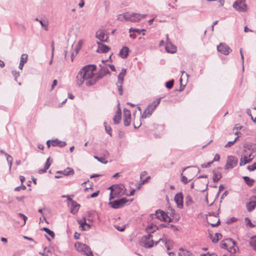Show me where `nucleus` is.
<instances>
[{"label": "nucleus", "mask_w": 256, "mask_h": 256, "mask_svg": "<svg viewBox=\"0 0 256 256\" xmlns=\"http://www.w3.org/2000/svg\"><path fill=\"white\" fill-rule=\"evenodd\" d=\"M100 70L94 74L96 70V66L94 64H90L84 66L78 72L76 77V84L78 87H80L85 82L88 86H93L104 76L110 74V72L106 66H103L101 64Z\"/></svg>", "instance_id": "obj_1"}, {"label": "nucleus", "mask_w": 256, "mask_h": 256, "mask_svg": "<svg viewBox=\"0 0 256 256\" xmlns=\"http://www.w3.org/2000/svg\"><path fill=\"white\" fill-rule=\"evenodd\" d=\"M150 216L152 219L156 218L161 222H166L168 215V212L158 209L156 210L154 214H150Z\"/></svg>", "instance_id": "obj_2"}, {"label": "nucleus", "mask_w": 256, "mask_h": 256, "mask_svg": "<svg viewBox=\"0 0 256 256\" xmlns=\"http://www.w3.org/2000/svg\"><path fill=\"white\" fill-rule=\"evenodd\" d=\"M128 199L126 198H120L110 201L108 205L110 207L114 209H118L122 208L128 202Z\"/></svg>", "instance_id": "obj_3"}, {"label": "nucleus", "mask_w": 256, "mask_h": 256, "mask_svg": "<svg viewBox=\"0 0 256 256\" xmlns=\"http://www.w3.org/2000/svg\"><path fill=\"white\" fill-rule=\"evenodd\" d=\"M232 7L240 12H246L248 10L246 0H236L234 2Z\"/></svg>", "instance_id": "obj_4"}, {"label": "nucleus", "mask_w": 256, "mask_h": 256, "mask_svg": "<svg viewBox=\"0 0 256 256\" xmlns=\"http://www.w3.org/2000/svg\"><path fill=\"white\" fill-rule=\"evenodd\" d=\"M238 163V159L233 156H228L227 157L226 164L224 166L226 170L232 169L236 166Z\"/></svg>", "instance_id": "obj_5"}, {"label": "nucleus", "mask_w": 256, "mask_h": 256, "mask_svg": "<svg viewBox=\"0 0 256 256\" xmlns=\"http://www.w3.org/2000/svg\"><path fill=\"white\" fill-rule=\"evenodd\" d=\"M124 20L128 21H130L132 22H136L140 21V18L138 17L140 16L139 14L137 13H125L122 16Z\"/></svg>", "instance_id": "obj_6"}, {"label": "nucleus", "mask_w": 256, "mask_h": 256, "mask_svg": "<svg viewBox=\"0 0 256 256\" xmlns=\"http://www.w3.org/2000/svg\"><path fill=\"white\" fill-rule=\"evenodd\" d=\"M174 201L178 208L182 209L184 208V195L182 192H180L176 194Z\"/></svg>", "instance_id": "obj_7"}, {"label": "nucleus", "mask_w": 256, "mask_h": 256, "mask_svg": "<svg viewBox=\"0 0 256 256\" xmlns=\"http://www.w3.org/2000/svg\"><path fill=\"white\" fill-rule=\"evenodd\" d=\"M217 50L218 52L224 55H228L232 52L230 46L224 43H220L217 46Z\"/></svg>", "instance_id": "obj_8"}, {"label": "nucleus", "mask_w": 256, "mask_h": 256, "mask_svg": "<svg viewBox=\"0 0 256 256\" xmlns=\"http://www.w3.org/2000/svg\"><path fill=\"white\" fill-rule=\"evenodd\" d=\"M114 188H115V189L114 190V192L118 197H120L122 195H125L126 192V189L124 187V184H115Z\"/></svg>", "instance_id": "obj_9"}, {"label": "nucleus", "mask_w": 256, "mask_h": 256, "mask_svg": "<svg viewBox=\"0 0 256 256\" xmlns=\"http://www.w3.org/2000/svg\"><path fill=\"white\" fill-rule=\"evenodd\" d=\"M167 40L165 46L166 50L170 54H174L176 52V47L170 42L168 41V34L166 35Z\"/></svg>", "instance_id": "obj_10"}, {"label": "nucleus", "mask_w": 256, "mask_h": 256, "mask_svg": "<svg viewBox=\"0 0 256 256\" xmlns=\"http://www.w3.org/2000/svg\"><path fill=\"white\" fill-rule=\"evenodd\" d=\"M96 44L98 45V48L96 52L98 53L106 54L110 50V47L101 42H97Z\"/></svg>", "instance_id": "obj_11"}, {"label": "nucleus", "mask_w": 256, "mask_h": 256, "mask_svg": "<svg viewBox=\"0 0 256 256\" xmlns=\"http://www.w3.org/2000/svg\"><path fill=\"white\" fill-rule=\"evenodd\" d=\"M152 228V226H147L146 228V232L148 234V235L144 236L140 242L142 241V244L144 242H148L149 240L152 238V234L154 232V230H150V229Z\"/></svg>", "instance_id": "obj_12"}, {"label": "nucleus", "mask_w": 256, "mask_h": 256, "mask_svg": "<svg viewBox=\"0 0 256 256\" xmlns=\"http://www.w3.org/2000/svg\"><path fill=\"white\" fill-rule=\"evenodd\" d=\"M226 240L227 242H232V246H230V250H229V252L230 253L235 254L236 252L239 249L238 246H236V242L235 240H234L232 238H226Z\"/></svg>", "instance_id": "obj_13"}, {"label": "nucleus", "mask_w": 256, "mask_h": 256, "mask_svg": "<svg viewBox=\"0 0 256 256\" xmlns=\"http://www.w3.org/2000/svg\"><path fill=\"white\" fill-rule=\"evenodd\" d=\"M254 158V156H252V158H248L247 155L245 154H242L240 158V166H242L247 164L250 163Z\"/></svg>", "instance_id": "obj_14"}, {"label": "nucleus", "mask_w": 256, "mask_h": 256, "mask_svg": "<svg viewBox=\"0 0 256 256\" xmlns=\"http://www.w3.org/2000/svg\"><path fill=\"white\" fill-rule=\"evenodd\" d=\"M130 52L129 48L126 46H124L120 50L118 55L122 58L125 59L128 56Z\"/></svg>", "instance_id": "obj_15"}, {"label": "nucleus", "mask_w": 256, "mask_h": 256, "mask_svg": "<svg viewBox=\"0 0 256 256\" xmlns=\"http://www.w3.org/2000/svg\"><path fill=\"white\" fill-rule=\"evenodd\" d=\"M80 205L76 201H72V203L70 204V212L73 214H76L80 208Z\"/></svg>", "instance_id": "obj_16"}, {"label": "nucleus", "mask_w": 256, "mask_h": 256, "mask_svg": "<svg viewBox=\"0 0 256 256\" xmlns=\"http://www.w3.org/2000/svg\"><path fill=\"white\" fill-rule=\"evenodd\" d=\"M57 174H62L64 176H71L73 175L74 174V170L70 167L67 168L66 169H65L64 170H60L56 172Z\"/></svg>", "instance_id": "obj_17"}, {"label": "nucleus", "mask_w": 256, "mask_h": 256, "mask_svg": "<svg viewBox=\"0 0 256 256\" xmlns=\"http://www.w3.org/2000/svg\"><path fill=\"white\" fill-rule=\"evenodd\" d=\"M52 145L53 146H58L60 148H63L66 145V143L64 141H61L58 138L52 140Z\"/></svg>", "instance_id": "obj_18"}, {"label": "nucleus", "mask_w": 256, "mask_h": 256, "mask_svg": "<svg viewBox=\"0 0 256 256\" xmlns=\"http://www.w3.org/2000/svg\"><path fill=\"white\" fill-rule=\"evenodd\" d=\"M212 180L213 182L214 183L218 182L222 178V174L220 172L214 170L212 172Z\"/></svg>", "instance_id": "obj_19"}, {"label": "nucleus", "mask_w": 256, "mask_h": 256, "mask_svg": "<svg viewBox=\"0 0 256 256\" xmlns=\"http://www.w3.org/2000/svg\"><path fill=\"white\" fill-rule=\"evenodd\" d=\"M28 56L26 54H22L20 57V60L18 68L22 70L24 64L28 61Z\"/></svg>", "instance_id": "obj_20"}, {"label": "nucleus", "mask_w": 256, "mask_h": 256, "mask_svg": "<svg viewBox=\"0 0 256 256\" xmlns=\"http://www.w3.org/2000/svg\"><path fill=\"white\" fill-rule=\"evenodd\" d=\"M246 207L248 212H252L256 208V202L254 200L246 202Z\"/></svg>", "instance_id": "obj_21"}, {"label": "nucleus", "mask_w": 256, "mask_h": 256, "mask_svg": "<svg viewBox=\"0 0 256 256\" xmlns=\"http://www.w3.org/2000/svg\"><path fill=\"white\" fill-rule=\"evenodd\" d=\"M140 244L141 246H142L146 248H150L154 246V240H152L148 242H144V244H142V241L140 242Z\"/></svg>", "instance_id": "obj_22"}, {"label": "nucleus", "mask_w": 256, "mask_h": 256, "mask_svg": "<svg viewBox=\"0 0 256 256\" xmlns=\"http://www.w3.org/2000/svg\"><path fill=\"white\" fill-rule=\"evenodd\" d=\"M126 70L124 68H122L118 76V82L119 84L124 82V76H126Z\"/></svg>", "instance_id": "obj_23"}, {"label": "nucleus", "mask_w": 256, "mask_h": 256, "mask_svg": "<svg viewBox=\"0 0 256 256\" xmlns=\"http://www.w3.org/2000/svg\"><path fill=\"white\" fill-rule=\"evenodd\" d=\"M244 180V182L248 186L250 187L254 185V180L252 178H250L248 176H244L242 177Z\"/></svg>", "instance_id": "obj_24"}, {"label": "nucleus", "mask_w": 256, "mask_h": 256, "mask_svg": "<svg viewBox=\"0 0 256 256\" xmlns=\"http://www.w3.org/2000/svg\"><path fill=\"white\" fill-rule=\"evenodd\" d=\"M162 228H172L174 232L178 231V230L176 226H175L174 225L172 224H170L168 223L166 224H163V223L160 224L158 226V228L160 230Z\"/></svg>", "instance_id": "obj_25"}, {"label": "nucleus", "mask_w": 256, "mask_h": 256, "mask_svg": "<svg viewBox=\"0 0 256 256\" xmlns=\"http://www.w3.org/2000/svg\"><path fill=\"white\" fill-rule=\"evenodd\" d=\"M75 247L76 248V250L82 252L84 248H87V245L86 244H84L80 242H76L75 244Z\"/></svg>", "instance_id": "obj_26"}, {"label": "nucleus", "mask_w": 256, "mask_h": 256, "mask_svg": "<svg viewBox=\"0 0 256 256\" xmlns=\"http://www.w3.org/2000/svg\"><path fill=\"white\" fill-rule=\"evenodd\" d=\"M41 230L45 232L48 234L52 238H54L55 237L54 232L50 230V228L46 227H44L41 228Z\"/></svg>", "instance_id": "obj_27"}, {"label": "nucleus", "mask_w": 256, "mask_h": 256, "mask_svg": "<svg viewBox=\"0 0 256 256\" xmlns=\"http://www.w3.org/2000/svg\"><path fill=\"white\" fill-rule=\"evenodd\" d=\"M106 36V34L104 30H100L99 32H98L96 33V37L98 38L100 42H102Z\"/></svg>", "instance_id": "obj_28"}, {"label": "nucleus", "mask_w": 256, "mask_h": 256, "mask_svg": "<svg viewBox=\"0 0 256 256\" xmlns=\"http://www.w3.org/2000/svg\"><path fill=\"white\" fill-rule=\"evenodd\" d=\"M78 223L80 224L82 230H85V224H86V218L84 217L82 220H78Z\"/></svg>", "instance_id": "obj_29"}, {"label": "nucleus", "mask_w": 256, "mask_h": 256, "mask_svg": "<svg viewBox=\"0 0 256 256\" xmlns=\"http://www.w3.org/2000/svg\"><path fill=\"white\" fill-rule=\"evenodd\" d=\"M186 206H189L192 204H194V201L193 200L192 196L190 195H187L186 196V202H185Z\"/></svg>", "instance_id": "obj_30"}, {"label": "nucleus", "mask_w": 256, "mask_h": 256, "mask_svg": "<svg viewBox=\"0 0 256 256\" xmlns=\"http://www.w3.org/2000/svg\"><path fill=\"white\" fill-rule=\"evenodd\" d=\"M87 248H84L82 250V252H84V254H86L87 256H94L92 251L90 248L89 246L87 245Z\"/></svg>", "instance_id": "obj_31"}, {"label": "nucleus", "mask_w": 256, "mask_h": 256, "mask_svg": "<svg viewBox=\"0 0 256 256\" xmlns=\"http://www.w3.org/2000/svg\"><path fill=\"white\" fill-rule=\"evenodd\" d=\"M250 244L253 248V249L256 251V236H253L250 238Z\"/></svg>", "instance_id": "obj_32"}, {"label": "nucleus", "mask_w": 256, "mask_h": 256, "mask_svg": "<svg viewBox=\"0 0 256 256\" xmlns=\"http://www.w3.org/2000/svg\"><path fill=\"white\" fill-rule=\"evenodd\" d=\"M230 243L231 242H227L225 239L224 240H223L221 242L220 244V247L222 248H224V249L228 251H229V250L228 248V245L230 246Z\"/></svg>", "instance_id": "obj_33"}, {"label": "nucleus", "mask_w": 256, "mask_h": 256, "mask_svg": "<svg viewBox=\"0 0 256 256\" xmlns=\"http://www.w3.org/2000/svg\"><path fill=\"white\" fill-rule=\"evenodd\" d=\"M222 236L220 233L216 232L214 238H212V242L214 244L217 243L218 240L222 238Z\"/></svg>", "instance_id": "obj_34"}, {"label": "nucleus", "mask_w": 256, "mask_h": 256, "mask_svg": "<svg viewBox=\"0 0 256 256\" xmlns=\"http://www.w3.org/2000/svg\"><path fill=\"white\" fill-rule=\"evenodd\" d=\"M244 221L246 222V224L250 228H254L256 226V225L252 223L250 219L249 218L246 217L244 218Z\"/></svg>", "instance_id": "obj_35"}, {"label": "nucleus", "mask_w": 256, "mask_h": 256, "mask_svg": "<svg viewBox=\"0 0 256 256\" xmlns=\"http://www.w3.org/2000/svg\"><path fill=\"white\" fill-rule=\"evenodd\" d=\"M104 125L105 130H106V132L108 134H109L110 136H112V129L111 128L110 126H108L106 122H104Z\"/></svg>", "instance_id": "obj_36"}, {"label": "nucleus", "mask_w": 256, "mask_h": 256, "mask_svg": "<svg viewBox=\"0 0 256 256\" xmlns=\"http://www.w3.org/2000/svg\"><path fill=\"white\" fill-rule=\"evenodd\" d=\"M6 157L8 163V164L9 170H10V171L11 168H12V164L13 158L10 154H7V156H6Z\"/></svg>", "instance_id": "obj_37"}, {"label": "nucleus", "mask_w": 256, "mask_h": 256, "mask_svg": "<svg viewBox=\"0 0 256 256\" xmlns=\"http://www.w3.org/2000/svg\"><path fill=\"white\" fill-rule=\"evenodd\" d=\"M162 98H157L156 100L150 104H148V108H150L151 106H154V107L156 108L160 104Z\"/></svg>", "instance_id": "obj_38"}, {"label": "nucleus", "mask_w": 256, "mask_h": 256, "mask_svg": "<svg viewBox=\"0 0 256 256\" xmlns=\"http://www.w3.org/2000/svg\"><path fill=\"white\" fill-rule=\"evenodd\" d=\"M174 79H172L168 81H167L165 84L166 87L168 89H171L174 84Z\"/></svg>", "instance_id": "obj_39"}, {"label": "nucleus", "mask_w": 256, "mask_h": 256, "mask_svg": "<svg viewBox=\"0 0 256 256\" xmlns=\"http://www.w3.org/2000/svg\"><path fill=\"white\" fill-rule=\"evenodd\" d=\"M124 118H131V112L126 108L124 109Z\"/></svg>", "instance_id": "obj_40"}, {"label": "nucleus", "mask_w": 256, "mask_h": 256, "mask_svg": "<svg viewBox=\"0 0 256 256\" xmlns=\"http://www.w3.org/2000/svg\"><path fill=\"white\" fill-rule=\"evenodd\" d=\"M94 158L95 159L97 160L98 162H100L102 164H106L108 162V161L106 160L102 156H94Z\"/></svg>", "instance_id": "obj_41"}, {"label": "nucleus", "mask_w": 256, "mask_h": 256, "mask_svg": "<svg viewBox=\"0 0 256 256\" xmlns=\"http://www.w3.org/2000/svg\"><path fill=\"white\" fill-rule=\"evenodd\" d=\"M122 118V116H117L114 114V116L112 120H114V122L115 124H118L120 122V120Z\"/></svg>", "instance_id": "obj_42"}, {"label": "nucleus", "mask_w": 256, "mask_h": 256, "mask_svg": "<svg viewBox=\"0 0 256 256\" xmlns=\"http://www.w3.org/2000/svg\"><path fill=\"white\" fill-rule=\"evenodd\" d=\"M122 84L123 82L119 84L118 82H117L116 84L118 87L119 94L120 96L122 95L123 94Z\"/></svg>", "instance_id": "obj_43"}, {"label": "nucleus", "mask_w": 256, "mask_h": 256, "mask_svg": "<svg viewBox=\"0 0 256 256\" xmlns=\"http://www.w3.org/2000/svg\"><path fill=\"white\" fill-rule=\"evenodd\" d=\"M168 210L170 211V212H168V214H169L171 217H174V216H176V212L175 210L173 208H172L170 206H168Z\"/></svg>", "instance_id": "obj_44"}, {"label": "nucleus", "mask_w": 256, "mask_h": 256, "mask_svg": "<svg viewBox=\"0 0 256 256\" xmlns=\"http://www.w3.org/2000/svg\"><path fill=\"white\" fill-rule=\"evenodd\" d=\"M50 157L48 158L46 160V161L44 164V168L45 169H46V170H48L49 168L50 167L51 164H52V162L50 161Z\"/></svg>", "instance_id": "obj_45"}, {"label": "nucleus", "mask_w": 256, "mask_h": 256, "mask_svg": "<svg viewBox=\"0 0 256 256\" xmlns=\"http://www.w3.org/2000/svg\"><path fill=\"white\" fill-rule=\"evenodd\" d=\"M190 180H192V179L188 180L186 176H184L182 174H181V181L184 184H187Z\"/></svg>", "instance_id": "obj_46"}, {"label": "nucleus", "mask_w": 256, "mask_h": 256, "mask_svg": "<svg viewBox=\"0 0 256 256\" xmlns=\"http://www.w3.org/2000/svg\"><path fill=\"white\" fill-rule=\"evenodd\" d=\"M156 109V108L154 106H151L150 108H148V105L147 106V110H148V116H151L154 110Z\"/></svg>", "instance_id": "obj_47"}, {"label": "nucleus", "mask_w": 256, "mask_h": 256, "mask_svg": "<svg viewBox=\"0 0 256 256\" xmlns=\"http://www.w3.org/2000/svg\"><path fill=\"white\" fill-rule=\"evenodd\" d=\"M40 24L42 28H44L45 30H47L48 24L47 22L44 20H40Z\"/></svg>", "instance_id": "obj_48"}, {"label": "nucleus", "mask_w": 256, "mask_h": 256, "mask_svg": "<svg viewBox=\"0 0 256 256\" xmlns=\"http://www.w3.org/2000/svg\"><path fill=\"white\" fill-rule=\"evenodd\" d=\"M180 252L178 253V256H186V252H188L184 250L182 248H180Z\"/></svg>", "instance_id": "obj_49"}, {"label": "nucleus", "mask_w": 256, "mask_h": 256, "mask_svg": "<svg viewBox=\"0 0 256 256\" xmlns=\"http://www.w3.org/2000/svg\"><path fill=\"white\" fill-rule=\"evenodd\" d=\"M148 226H152V228L150 229V230H154V232L156 230H160L159 228H158V226H157L156 224H154L153 223L150 224Z\"/></svg>", "instance_id": "obj_50"}, {"label": "nucleus", "mask_w": 256, "mask_h": 256, "mask_svg": "<svg viewBox=\"0 0 256 256\" xmlns=\"http://www.w3.org/2000/svg\"><path fill=\"white\" fill-rule=\"evenodd\" d=\"M131 118H124V124L126 126H128L130 124Z\"/></svg>", "instance_id": "obj_51"}, {"label": "nucleus", "mask_w": 256, "mask_h": 256, "mask_svg": "<svg viewBox=\"0 0 256 256\" xmlns=\"http://www.w3.org/2000/svg\"><path fill=\"white\" fill-rule=\"evenodd\" d=\"M238 220V218L234 217H232L226 221V224H230L233 222H236Z\"/></svg>", "instance_id": "obj_52"}, {"label": "nucleus", "mask_w": 256, "mask_h": 256, "mask_svg": "<svg viewBox=\"0 0 256 256\" xmlns=\"http://www.w3.org/2000/svg\"><path fill=\"white\" fill-rule=\"evenodd\" d=\"M12 74L14 78V80L17 81V78L20 76L19 72H18L16 70H12Z\"/></svg>", "instance_id": "obj_53"}, {"label": "nucleus", "mask_w": 256, "mask_h": 256, "mask_svg": "<svg viewBox=\"0 0 256 256\" xmlns=\"http://www.w3.org/2000/svg\"><path fill=\"white\" fill-rule=\"evenodd\" d=\"M26 188V186L24 184H21L20 186H17L14 188V190L18 192L20 191V190H25Z\"/></svg>", "instance_id": "obj_54"}, {"label": "nucleus", "mask_w": 256, "mask_h": 256, "mask_svg": "<svg viewBox=\"0 0 256 256\" xmlns=\"http://www.w3.org/2000/svg\"><path fill=\"white\" fill-rule=\"evenodd\" d=\"M18 216L20 218H22L24 220V225L26 223V220H28L27 216L22 213H18Z\"/></svg>", "instance_id": "obj_55"}, {"label": "nucleus", "mask_w": 256, "mask_h": 256, "mask_svg": "<svg viewBox=\"0 0 256 256\" xmlns=\"http://www.w3.org/2000/svg\"><path fill=\"white\" fill-rule=\"evenodd\" d=\"M148 110H147V108H146V109L143 112L141 116H140L141 118L144 119V118H146L147 117L150 116L148 115Z\"/></svg>", "instance_id": "obj_56"}, {"label": "nucleus", "mask_w": 256, "mask_h": 256, "mask_svg": "<svg viewBox=\"0 0 256 256\" xmlns=\"http://www.w3.org/2000/svg\"><path fill=\"white\" fill-rule=\"evenodd\" d=\"M118 197L113 191L112 190L110 194V198L109 200L111 201V200L114 199L115 198Z\"/></svg>", "instance_id": "obj_57"}, {"label": "nucleus", "mask_w": 256, "mask_h": 256, "mask_svg": "<svg viewBox=\"0 0 256 256\" xmlns=\"http://www.w3.org/2000/svg\"><path fill=\"white\" fill-rule=\"evenodd\" d=\"M212 164V162H207L206 164H201V167L202 168H210Z\"/></svg>", "instance_id": "obj_58"}, {"label": "nucleus", "mask_w": 256, "mask_h": 256, "mask_svg": "<svg viewBox=\"0 0 256 256\" xmlns=\"http://www.w3.org/2000/svg\"><path fill=\"white\" fill-rule=\"evenodd\" d=\"M171 242H172V241L171 240H166L164 241V244H165L166 246V248L167 250H171V248L168 244L170 243Z\"/></svg>", "instance_id": "obj_59"}, {"label": "nucleus", "mask_w": 256, "mask_h": 256, "mask_svg": "<svg viewBox=\"0 0 256 256\" xmlns=\"http://www.w3.org/2000/svg\"><path fill=\"white\" fill-rule=\"evenodd\" d=\"M99 193H100V190H97V191L93 192L92 194L90 196V198H96L98 196Z\"/></svg>", "instance_id": "obj_60"}, {"label": "nucleus", "mask_w": 256, "mask_h": 256, "mask_svg": "<svg viewBox=\"0 0 256 256\" xmlns=\"http://www.w3.org/2000/svg\"><path fill=\"white\" fill-rule=\"evenodd\" d=\"M118 108L115 114L117 115V116H122V110L120 107V104H118Z\"/></svg>", "instance_id": "obj_61"}, {"label": "nucleus", "mask_w": 256, "mask_h": 256, "mask_svg": "<svg viewBox=\"0 0 256 256\" xmlns=\"http://www.w3.org/2000/svg\"><path fill=\"white\" fill-rule=\"evenodd\" d=\"M116 229L120 232H123L126 229V226H122V227L119 226H116Z\"/></svg>", "instance_id": "obj_62"}, {"label": "nucleus", "mask_w": 256, "mask_h": 256, "mask_svg": "<svg viewBox=\"0 0 256 256\" xmlns=\"http://www.w3.org/2000/svg\"><path fill=\"white\" fill-rule=\"evenodd\" d=\"M220 160V156L218 154H216L215 155L213 160L212 162V163H213L214 162H218Z\"/></svg>", "instance_id": "obj_63"}, {"label": "nucleus", "mask_w": 256, "mask_h": 256, "mask_svg": "<svg viewBox=\"0 0 256 256\" xmlns=\"http://www.w3.org/2000/svg\"><path fill=\"white\" fill-rule=\"evenodd\" d=\"M200 256H218L216 254L214 253H212L210 254L209 252L207 254H203L200 255Z\"/></svg>", "instance_id": "obj_64"}]
</instances>
